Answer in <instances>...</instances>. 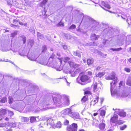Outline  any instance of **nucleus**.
<instances>
[{"instance_id":"nucleus-52","label":"nucleus","mask_w":131,"mask_h":131,"mask_svg":"<svg viewBox=\"0 0 131 131\" xmlns=\"http://www.w3.org/2000/svg\"><path fill=\"white\" fill-rule=\"evenodd\" d=\"M19 20H16L15 19H14L13 20V23H15V22H18V21Z\"/></svg>"},{"instance_id":"nucleus-59","label":"nucleus","mask_w":131,"mask_h":131,"mask_svg":"<svg viewBox=\"0 0 131 131\" xmlns=\"http://www.w3.org/2000/svg\"><path fill=\"white\" fill-rule=\"evenodd\" d=\"M98 114V113H94L93 115L94 116H95L97 115Z\"/></svg>"},{"instance_id":"nucleus-2","label":"nucleus","mask_w":131,"mask_h":131,"mask_svg":"<svg viewBox=\"0 0 131 131\" xmlns=\"http://www.w3.org/2000/svg\"><path fill=\"white\" fill-rule=\"evenodd\" d=\"M90 79V78L87 75L82 74L76 79L77 82L78 83L81 84V81L82 82H85L89 81Z\"/></svg>"},{"instance_id":"nucleus-31","label":"nucleus","mask_w":131,"mask_h":131,"mask_svg":"<svg viewBox=\"0 0 131 131\" xmlns=\"http://www.w3.org/2000/svg\"><path fill=\"white\" fill-rule=\"evenodd\" d=\"M8 116L10 117H11L14 115V113L12 111H8Z\"/></svg>"},{"instance_id":"nucleus-44","label":"nucleus","mask_w":131,"mask_h":131,"mask_svg":"<svg viewBox=\"0 0 131 131\" xmlns=\"http://www.w3.org/2000/svg\"><path fill=\"white\" fill-rule=\"evenodd\" d=\"M76 27V26L74 24H72L71 25L69 28L71 29H73L75 28Z\"/></svg>"},{"instance_id":"nucleus-12","label":"nucleus","mask_w":131,"mask_h":131,"mask_svg":"<svg viewBox=\"0 0 131 131\" xmlns=\"http://www.w3.org/2000/svg\"><path fill=\"white\" fill-rule=\"evenodd\" d=\"M94 62V60L92 58H89L87 59V63L88 66H90L93 64Z\"/></svg>"},{"instance_id":"nucleus-22","label":"nucleus","mask_w":131,"mask_h":131,"mask_svg":"<svg viewBox=\"0 0 131 131\" xmlns=\"http://www.w3.org/2000/svg\"><path fill=\"white\" fill-rule=\"evenodd\" d=\"M117 124L118 125L122 124L125 123V122L122 120L119 119L117 121Z\"/></svg>"},{"instance_id":"nucleus-33","label":"nucleus","mask_w":131,"mask_h":131,"mask_svg":"<svg viewBox=\"0 0 131 131\" xmlns=\"http://www.w3.org/2000/svg\"><path fill=\"white\" fill-rule=\"evenodd\" d=\"M70 59V58L68 57H66L64 58L63 61L65 62H68Z\"/></svg>"},{"instance_id":"nucleus-41","label":"nucleus","mask_w":131,"mask_h":131,"mask_svg":"<svg viewBox=\"0 0 131 131\" xmlns=\"http://www.w3.org/2000/svg\"><path fill=\"white\" fill-rule=\"evenodd\" d=\"M42 52L43 53L45 52L46 51L47 49V48L46 46H44L42 47Z\"/></svg>"},{"instance_id":"nucleus-51","label":"nucleus","mask_w":131,"mask_h":131,"mask_svg":"<svg viewBox=\"0 0 131 131\" xmlns=\"http://www.w3.org/2000/svg\"><path fill=\"white\" fill-rule=\"evenodd\" d=\"M88 74L90 76H91L92 74V73L91 71H88L87 72Z\"/></svg>"},{"instance_id":"nucleus-45","label":"nucleus","mask_w":131,"mask_h":131,"mask_svg":"<svg viewBox=\"0 0 131 131\" xmlns=\"http://www.w3.org/2000/svg\"><path fill=\"white\" fill-rule=\"evenodd\" d=\"M17 34V32L16 31L11 33V36L12 37H14Z\"/></svg>"},{"instance_id":"nucleus-11","label":"nucleus","mask_w":131,"mask_h":131,"mask_svg":"<svg viewBox=\"0 0 131 131\" xmlns=\"http://www.w3.org/2000/svg\"><path fill=\"white\" fill-rule=\"evenodd\" d=\"M99 97L98 96H96V97L93 99L91 101V104L93 103V105H94L96 103H97L99 101Z\"/></svg>"},{"instance_id":"nucleus-5","label":"nucleus","mask_w":131,"mask_h":131,"mask_svg":"<svg viewBox=\"0 0 131 131\" xmlns=\"http://www.w3.org/2000/svg\"><path fill=\"white\" fill-rule=\"evenodd\" d=\"M63 97L65 106H69L70 104V101L68 96L66 95H64Z\"/></svg>"},{"instance_id":"nucleus-19","label":"nucleus","mask_w":131,"mask_h":131,"mask_svg":"<svg viewBox=\"0 0 131 131\" xmlns=\"http://www.w3.org/2000/svg\"><path fill=\"white\" fill-rule=\"evenodd\" d=\"M56 26L57 27H62L64 26V23L62 22V20H61L56 24Z\"/></svg>"},{"instance_id":"nucleus-18","label":"nucleus","mask_w":131,"mask_h":131,"mask_svg":"<svg viewBox=\"0 0 131 131\" xmlns=\"http://www.w3.org/2000/svg\"><path fill=\"white\" fill-rule=\"evenodd\" d=\"M105 126L104 124L101 123L99 124V127L100 130H103L104 129Z\"/></svg>"},{"instance_id":"nucleus-29","label":"nucleus","mask_w":131,"mask_h":131,"mask_svg":"<svg viewBox=\"0 0 131 131\" xmlns=\"http://www.w3.org/2000/svg\"><path fill=\"white\" fill-rule=\"evenodd\" d=\"M48 124L51 125H54V122H53V120H52L48 119Z\"/></svg>"},{"instance_id":"nucleus-60","label":"nucleus","mask_w":131,"mask_h":131,"mask_svg":"<svg viewBox=\"0 0 131 131\" xmlns=\"http://www.w3.org/2000/svg\"><path fill=\"white\" fill-rule=\"evenodd\" d=\"M19 24L20 25H24L23 23L21 22H19Z\"/></svg>"},{"instance_id":"nucleus-26","label":"nucleus","mask_w":131,"mask_h":131,"mask_svg":"<svg viewBox=\"0 0 131 131\" xmlns=\"http://www.w3.org/2000/svg\"><path fill=\"white\" fill-rule=\"evenodd\" d=\"M100 113L101 116H104L105 114V111L104 110H101L100 111Z\"/></svg>"},{"instance_id":"nucleus-16","label":"nucleus","mask_w":131,"mask_h":131,"mask_svg":"<svg viewBox=\"0 0 131 131\" xmlns=\"http://www.w3.org/2000/svg\"><path fill=\"white\" fill-rule=\"evenodd\" d=\"M105 74V72H99L96 75V77H97L101 78L104 76Z\"/></svg>"},{"instance_id":"nucleus-27","label":"nucleus","mask_w":131,"mask_h":131,"mask_svg":"<svg viewBox=\"0 0 131 131\" xmlns=\"http://www.w3.org/2000/svg\"><path fill=\"white\" fill-rule=\"evenodd\" d=\"M73 54L74 56L78 57H80L81 55L80 53L78 51H74L73 53Z\"/></svg>"},{"instance_id":"nucleus-40","label":"nucleus","mask_w":131,"mask_h":131,"mask_svg":"<svg viewBox=\"0 0 131 131\" xmlns=\"http://www.w3.org/2000/svg\"><path fill=\"white\" fill-rule=\"evenodd\" d=\"M10 26L12 27H14V28H16V27L19 28V26L18 25H15L14 24H10Z\"/></svg>"},{"instance_id":"nucleus-36","label":"nucleus","mask_w":131,"mask_h":131,"mask_svg":"<svg viewBox=\"0 0 131 131\" xmlns=\"http://www.w3.org/2000/svg\"><path fill=\"white\" fill-rule=\"evenodd\" d=\"M126 84L129 86H131V79H128L127 81Z\"/></svg>"},{"instance_id":"nucleus-10","label":"nucleus","mask_w":131,"mask_h":131,"mask_svg":"<svg viewBox=\"0 0 131 131\" xmlns=\"http://www.w3.org/2000/svg\"><path fill=\"white\" fill-rule=\"evenodd\" d=\"M102 6L103 7V8L105 10H106L105 8H107L108 9H110L111 8V7L107 3L104 2H103L102 3Z\"/></svg>"},{"instance_id":"nucleus-62","label":"nucleus","mask_w":131,"mask_h":131,"mask_svg":"<svg viewBox=\"0 0 131 131\" xmlns=\"http://www.w3.org/2000/svg\"><path fill=\"white\" fill-rule=\"evenodd\" d=\"M4 126L3 124H0V127H3Z\"/></svg>"},{"instance_id":"nucleus-7","label":"nucleus","mask_w":131,"mask_h":131,"mask_svg":"<svg viewBox=\"0 0 131 131\" xmlns=\"http://www.w3.org/2000/svg\"><path fill=\"white\" fill-rule=\"evenodd\" d=\"M68 63L71 68H76L79 66V64L75 63L74 62L72 61H69L68 62Z\"/></svg>"},{"instance_id":"nucleus-30","label":"nucleus","mask_w":131,"mask_h":131,"mask_svg":"<svg viewBox=\"0 0 131 131\" xmlns=\"http://www.w3.org/2000/svg\"><path fill=\"white\" fill-rule=\"evenodd\" d=\"M48 0H43L41 3V6H42L43 5H45L47 2Z\"/></svg>"},{"instance_id":"nucleus-58","label":"nucleus","mask_w":131,"mask_h":131,"mask_svg":"<svg viewBox=\"0 0 131 131\" xmlns=\"http://www.w3.org/2000/svg\"><path fill=\"white\" fill-rule=\"evenodd\" d=\"M63 47L64 49H66L67 48V47L66 46L64 45L63 46Z\"/></svg>"},{"instance_id":"nucleus-13","label":"nucleus","mask_w":131,"mask_h":131,"mask_svg":"<svg viewBox=\"0 0 131 131\" xmlns=\"http://www.w3.org/2000/svg\"><path fill=\"white\" fill-rule=\"evenodd\" d=\"M92 86L93 88V92H95L97 91L98 88L97 87V83L96 82L94 83L92 85Z\"/></svg>"},{"instance_id":"nucleus-54","label":"nucleus","mask_w":131,"mask_h":131,"mask_svg":"<svg viewBox=\"0 0 131 131\" xmlns=\"http://www.w3.org/2000/svg\"><path fill=\"white\" fill-rule=\"evenodd\" d=\"M123 83V82L122 81H121L119 83V86H121L122 85Z\"/></svg>"},{"instance_id":"nucleus-61","label":"nucleus","mask_w":131,"mask_h":131,"mask_svg":"<svg viewBox=\"0 0 131 131\" xmlns=\"http://www.w3.org/2000/svg\"><path fill=\"white\" fill-rule=\"evenodd\" d=\"M128 61L130 63H131V57L128 59Z\"/></svg>"},{"instance_id":"nucleus-42","label":"nucleus","mask_w":131,"mask_h":131,"mask_svg":"<svg viewBox=\"0 0 131 131\" xmlns=\"http://www.w3.org/2000/svg\"><path fill=\"white\" fill-rule=\"evenodd\" d=\"M8 103L9 104L12 103L13 101V98L11 97H9L8 98Z\"/></svg>"},{"instance_id":"nucleus-47","label":"nucleus","mask_w":131,"mask_h":131,"mask_svg":"<svg viewBox=\"0 0 131 131\" xmlns=\"http://www.w3.org/2000/svg\"><path fill=\"white\" fill-rule=\"evenodd\" d=\"M110 75L112 80L115 79V74H112Z\"/></svg>"},{"instance_id":"nucleus-57","label":"nucleus","mask_w":131,"mask_h":131,"mask_svg":"<svg viewBox=\"0 0 131 131\" xmlns=\"http://www.w3.org/2000/svg\"><path fill=\"white\" fill-rule=\"evenodd\" d=\"M78 131H85V130L84 129L81 128L79 129Z\"/></svg>"},{"instance_id":"nucleus-25","label":"nucleus","mask_w":131,"mask_h":131,"mask_svg":"<svg viewBox=\"0 0 131 131\" xmlns=\"http://www.w3.org/2000/svg\"><path fill=\"white\" fill-rule=\"evenodd\" d=\"M91 37L95 40H97L98 39L96 35L94 34H91Z\"/></svg>"},{"instance_id":"nucleus-20","label":"nucleus","mask_w":131,"mask_h":131,"mask_svg":"<svg viewBox=\"0 0 131 131\" xmlns=\"http://www.w3.org/2000/svg\"><path fill=\"white\" fill-rule=\"evenodd\" d=\"M36 117L34 116H31L30 117V122L31 123H32L36 121Z\"/></svg>"},{"instance_id":"nucleus-43","label":"nucleus","mask_w":131,"mask_h":131,"mask_svg":"<svg viewBox=\"0 0 131 131\" xmlns=\"http://www.w3.org/2000/svg\"><path fill=\"white\" fill-rule=\"evenodd\" d=\"M124 70L126 72L128 73L130 72L131 70L129 68H125Z\"/></svg>"},{"instance_id":"nucleus-49","label":"nucleus","mask_w":131,"mask_h":131,"mask_svg":"<svg viewBox=\"0 0 131 131\" xmlns=\"http://www.w3.org/2000/svg\"><path fill=\"white\" fill-rule=\"evenodd\" d=\"M23 43H25L26 42V38L25 37H24L23 38Z\"/></svg>"},{"instance_id":"nucleus-15","label":"nucleus","mask_w":131,"mask_h":131,"mask_svg":"<svg viewBox=\"0 0 131 131\" xmlns=\"http://www.w3.org/2000/svg\"><path fill=\"white\" fill-rule=\"evenodd\" d=\"M58 59L59 60H60L59 61H57V62H59V65H57V64H55V68H57V69H59V70H61V68L60 67L61 64L62 63V61L60 60V59L58 58Z\"/></svg>"},{"instance_id":"nucleus-55","label":"nucleus","mask_w":131,"mask_h":131,"mask_svg":"<svg viewBox=\"0 0 131 131\" xmlns=\"http://www.w3.org/2000/svg\"><path fill=\"white\" fill-rule=\"evenodd\" d=\"M6 121H8L9 120V118L8 117H6L5 119Z\"/></svg>"},{"instance_id":"nucleus-14","label":"nucleus","mask_w":131,"mask_h":131,"mask_svg":"<svg viewBox=\"0 0 131 131\" xmlns=\"http://www.w3.org/2000/svg\"><path fill=\"white\" fill-rule=\"evenodd\" d=\"M72 117L74 118L79 119V114L78 113L74 112L72 114Z\"/></svg>"},{"instance_id":"nucleus-39","label":"nucleus","mask_w":131,"mask_h":131,"mask_svg":"<svg viewBox=\"0 0 131 131\" xmlns=\"http://www.w3.org/2000/svg\"><path fill=\"white\" fill-rule=\"evenodd\" d=\"M92 94L90 91L88 90H86L84 92V94Z\"/></svg>"},{"instance_id":"nucleus-4","label":"nucleus","mask_w":131,"mask_h":131,"mask_svg":"<svg viewBox=\"0 0 131 131\" xmlns=\"http://www.w3.org/2000/svg\"><path fill=\"white\" fill-rule=\"evenodd\" d=\"M54 58V56L52 55L49 57L48 61L45 58H43L40 60V63L44 65H47L48 64H50L53 62Z\"/></svg>"},{"instance_id":"nucleus-6","label":"nucleus","mask_w":131,"mask_h":131,"mask_svg":"<svg viewBox=\"0 0 131 131\" xmlns=\"http://www.w3.org/2000/svg\"><path fill=\"white\" fill-rule=\"evenodd\" d=\"M27 57L29 59L32 61H36L37 58L36 54L32 53L28 55Z\"/></svg>"},{"instance_id":"nucleus-63","label":"nucleus","mask_w":131,"mask_h":131,"mask_svg":"<svg viewBox=\"0 0 131 131\" xmlns=\"http://www.w3.org/2000/svg\"><path fill=\"white\" fill-rule=\"evenodd\" d=\"M24 25L25 26H27V23H25L24 24Z\"/></svg>"},{"instance_id":"nucleus-46","label":"nucleus","mask_w":131,"mask_h":131,"mask_svg":"<svg viewBox=\"0 0 131 131\" xmlns=\"http://www.w3.org/2000/svg\"><path fill=\"white\" fill-rule=\"evenodd\" d=\"M10 62V60H9L8 59H4L3 60H2L1 59H0V62Z\"/></svg>"},{"instance_id":"nucleus-3","label":"nucleus","mask_w":131,"mask_h":131,"mask_svg":"<svg viewBox=\"0 0 131 131\" xmlns=\"http://www.w3.org/2000/svg\"><path fill=\"white\" fill-rule=\"evenodd\" d=\"M78 125L75 123H73L70 125H69L66 128V131H77Z\"/></svg>"},{"instance_id":"nucleus-38","label":"nucleus","mask_w":131,"mask_h":131,"mask_svg":"<svg viewBox=\"0 0 131 131\" xmlns=\"http://www.w3.org/2000/svg\"><path fill=\"white\" fill-rule=\"evenodd\" d=\"M69 121H68V120L67 119H66L64 121L63 123V124L65 125H68L69 124Z\"/></svg>"},{"instance_id":"nucleus-56","label":"nucleus","mask_w":131,"mask_h":131,"mask_svg":"<svg viewBox=\"0 0 131 131\" xmlns=\"http://www.w3.org/2000/svg\"><path fill=\"white\" fill-rule=\"evenodd\" d=\"M91 20H92V23H96V20H94L93 19H92Z\"/></svg>"},{"instance_id":"nucleus-35","label":"nucleus","mask_w":131,"mask_h":131,"mask_svg":"<svg viewBox=\"0 0 131 131\" xmlns=\"http://www.w3.org/2000/svg\"><path fill=\"white\" fill-rule=\"evenodd\" d=\"M127 127L126 125H124L123 126H121L120 128V129L122 130H123L124 129Z\"/></svg>"},{"instance_id":"nucleus-17","label":"nucleus","mask_w":131,"mask_h":131,"mask_svg":"<svg viewBox=\"0 0 131 131\" xmlns=\"http://www.w3.org/2000/svg\"><path fill=\"white\" fill-rule=\"evenodd\" d=\"M118 114L120 116L123 117H125L126 116V113L123 111L119 112Z\"/></svg>"},{"instance_id":"nucleus-50","label":"nucleus","mask_w":131,"mask_h":131,"mask_svg":"<svg viewBox=\"0 0 131 131\" xmlns=\"http://www.w3.org/2000/svg\"><path fill=\"white\" fill-rule=\"evenodd\" d=\"M106 79L107 80H112L110 75H109L106 77Z\"/></svg>"},{"instance_id":"nucleus-32","label":"nucleus","mask_w":131,"mask_h":131,"mask_svg":"<svg viewBox=\"0 0 131 131\" xmlns=\"http://www.w3.org/2000/svg\"><path fill=\"white\" fill-rule=\"evenodd\" d=\"M22 119L23 120L24 122H28L29 120V119L28 118L24 117H22Z\"/></svg>"},{"instance_id":"nucleus-24","label":"nucleus","mask_w":131,"mask_h":131,"mask_svg":"<svg viewBox=\"0 0 131 131\" xmlns=\"http://www.w3.org/2000/svg\"><path fill=\"white\" fill-rule=\"evenodd\" d=\"M122 49H123V48H122L120 47L118 48H115V49H114V48H112L111 49V50L113 51H119L122 50Z\"/></svg>"},{"instance_id":"nucleus-34","label":"nucleus","mask_w":131,"mask_h":131,"mask_svg":"<svg viewBox=\"0 0 131 131\" xmlns=\"http://www.w3.org/2000/svg\"><path fill=\"white\" fill-rule=\"evenodd\" d=\"M56 126L57 127H61V123L60 122H58L56 124Z\"/></svg>"},{"instance_id":"nucleus-9","label":"nucleus","mask_w":131,"mask_h":131,"mask_svg":"<svg viewBox=\"0 0 131 131\" xmlns=\"http://www.w3.org/2000/svg\"><path fill=\"white\" fill-rule=\"evenodd\" d=\"M7 111L6 109L1 108L0 109V115H1L0 118L2 117V115H5L7 114Z\"/></svg>"},{"instance_id":"nucleus-1","label":"nucleus","mask_w":131,"mask_h":131,"mask_svg":"<svg viewBox=\"0 0 131 131\" xmlns=\"http://www.w3.org/2000/svg\"><path fill=\"white\" fill-rule=\"evenodd\" d=\"M61 103V99H58L55 97H52V99H49L46 102L45 106L52 105H55L56 106L60 105Z\"/></svg>"},{"instance_id":"nucleus-64","label":"nucleus","mask_w":131,"mask_h":131,"mask_svg":"<svg viewBox=\"0 0 131 131\" xmlns=\"http://www.w3.org/2000/svg\"><path fill=\"white\" fill-rule=\"evenodd\" d=\"M107 131H112V129H109V130H108Z\"/></svg>"},{"instance_id":"nucleus-23","label":"nucleus","mask_w":131,"mask_h":131,"mask_svg":"<svg viewBox=\"0 0 131 131\" xmlns=\"http://www.w3.org/2000/svg\"><path fill=\"white\" fill-rule=\"evenodd\" d=\"M37 36L38 37L40 38V39H41L42 38H44L43 35L40 33L38 32H37Z\"/></svg>"},{"instance_id":"nucleus-8","label":"nucleus","mask_w":131,"mask_h":131,"mask_svg":"<svg viewBox=\"0 0 131 131\" xmlns=\"http://www.w3.org/2000/svg\"><path fill=\"white\" fill-rule=\"evenodd\" d=\"M118 117V116L116 115H115L111 117L110 120L111 122L113 123H115L117 122Z\"/></svg>"},{"instance_id":"nucleus-21","label":"nucleus","mask_w":131,"mask_h":131,"mask_svg":"<svg viewBox=\"0 0 131 131\" xmlns=\"http://www.w3.org/2000/svg\"><path fill=\"white\" fill-rule=\"evenodd\" d=\"M88 96L87 95H85L83 96L81 99V101L84 102H86L88 99Z\"/></svg>"},{"instance_id":"nucleus-48","label":"nucleus","mask_w":131,"mask_h":131,"mask_svg":"<svg viewBox=\"0 0 131 131\" xmlns=\"http://www.w3.org/2000/svg\"><path fill=\"white\" fill-rule=\"evenodd\" d=\"M71 74V76L72 77H74L75 76V74L74 72L72 71L71 72H70V73Z\"/></svg>"},{"instance_id":"nucleus-28","label":"nucleus","mask_w":131,"mask_h":131,"mask_svg":"<svg viewBox=\"0 0 131 131\" xmlns=\"http://www.w3.org/2000/svg\"><path fill=\"white\" fill-rule=\"evenodd\" d=\"M6 101L7 98L5 97L3 98L0 100L1 102L2 103H5Z\"/></svg>"},{"instance_id":"nucleus-37","label":"nucleus","mask_w":131,"mask_h":131,"mask_svg":"<svg viewBox=\"0 0 131 131\" xmlns=\"http://www.w3.org/2000/svg\"><path fill=\"white\" fill-rule=\"evenodd\" d=\"M7 2L8 4L9 5H11L13 1V0H5Z\"/></svg>"},{"instance_id":"nucleus-53","label":"nucleus","mask_w":131,"mask_h":131,"mask_svg":"<svg viewBox=\"0 0 131 131\" xmlns=\"http://www.w3.org/2000/svg\"><path fill=\"white\" fill-rule=\"evenodd\" d=\"M101 68V67L99 66L97 67L96 68V70H97V71H99L100 70Z\"/></svg>"}]
</instances>
